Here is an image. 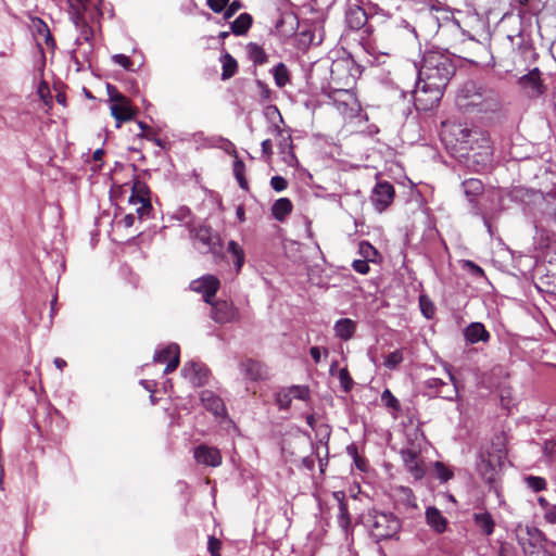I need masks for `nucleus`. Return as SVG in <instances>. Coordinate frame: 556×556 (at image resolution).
<instances>
[{"instance_id": "62", "label": "nucleus", "mask_w": 556, "mask_h": 556, "mask_svg": "<svg viewBox=\"0 0 556 556\" xmlns=\"http://www.w3.org/2000/svg\"><path fill=\"white\" fill-rule=\"evenodd\" d=\"M191 216H192V211L190 210V207H188L186 205L179 206L174 214V217L177 220H181V222L189 219Z\"/></svg>"}, {"instance_id": "26", "label": "nucleus", "mask_w": 556, "mask_h": 556, "mask_svg": "<svg viewBox=\"0 0 556 556\" xmlns=\"http://www.w3.org/2000/svg\"><path fill=\"white\" fill-rule=\"evenodd\" d=\"M274 131L277 137H279L278 148L281 154L288 153L290 157L295 160V155L293 153V143L290 130H286L280 128L278 125H274Z\"/></svg>"}, {"instance_id": "25", "label": "nucleus", "mask_w": 556, "mask_h": 556, "mask_svg": "<svg viewBox=\"0 0 556 556\" xmlns=\"http://www.w3.org/2000/svg\"><path fill=\"white\" fill-rule=\"evenodd\" d=\"M447 374H448V378L452 382V386H448V383H446V387H442V389H440V391H437L434 393H425L429 399L440 397V399H443V400H446L450 402H454L457 400L458 386L456 382V378L451 370H447Z\"/></svg>"}, {"instance_id": "29", "label": "nucleus", "mask_w": 556, "mask_h": 556, "mask_svg": "<svg viewBox=\"0 0 556 556\" xmlns=\"http://www.w3.org/2000/svg\"><path fill=\"white\" fill-rule=\"evenodd\" d=\"M227 252L231 255L236 273L239 274L245 262V253L242 247L235 240H229Z\"/></svg>"}, {"instance_id": "46", "label": "nucleus", "mask_w": 556, "mask_h": 556, "mask_svg": "<svg viewBox=\"0 0 556 556\" xmlns=\"http://www.w3.org/2000/svg\"><path fill=\"white\" fill-rule=\"evenodd\" d=\"M513 45L517 46L519 50L522 52L531 51L532 50V42L529 39H526L522 35V33H519L516 37L508 36L507 37Z\"/></svg>"}, {"instance_id": "5", "label": "nucleus", "mask_w": 556, "mask_h": 556, "mask_svg": "<svg viewBox=\"0 0 556 556\" xmlns=\"http://www.w3.org/2000/svg\"><path fill=\"white\" fill-rule=\"evenodd\" d=\"M194 248L202 254L211 253L215 257L223 255V239L206 222L188 227Z\"/></svg>"}, {"instance_id": "35", "label": "nucleus", "mask_w": 556, "mask_h": 556, "mask_svg": "<svg viewBox=\"0 0 556 556\" xmlns=\"http://www.w3.org/2000/svg\"><path fill=\"white\" fill-rule=\"evenodd\" d=\"M176 354H180L179 345L177 343H168L166 346L155 350L153 361L155 363H165Z\"/></svg>"}, {"instance_id": "59", "label": "nucleus", "mask_w": 556, "mask_h": 556, "mask_svg": "<svg viewBox=\"0 0 556 556\" xmlns=\"http://www.w3.org/2000/svg\"><path fill=\"white\" fill-rule=\"evenodd\" d=\"M220 541L216 539L215 536H211L207 542V551L211 554V556H220Z\"/></svg>"}, {"instance_id": "51", "label": "nucleus", "mask_w": 556, "mask_h": 556, "mask_svg": "<svg viewBox=\"0 0 556 556\" xmlns=\"http://www.w3.org/2000/svg\"><path fill=\"white\" fill-rule=\"evenodd\" d=\"M264 113L266 118L271 121L274 124L276 118L278 119L279 123H283L282 115L275 104H266L264 108Z\"/></svg>"}, {"instance_id": "40", "label": "nucleus", "mask_w": 556, "mask_h": 556, "mask_svg": "<svg viewBox=\"0 0 556 556\" xmlns=\"http://www.w3.org/2000/svg\"><path fill=\"white\" fill-rule=\"evenodd\" d=\"M255 84H256L257 88L260 89L258 102L261 104H263V105H265L266 103L271 102L273 99H274V92L268 87V85L266 83H264L263 80H261V79H256Z\"/></svg>"}, {"instance_id": "49", "label": "nucleus", "mask_w": 556, "mask_h": 556, "mask_svg": "<svg viewBox=\"0 0 556 556\" xmlns=\"http://www.w3.org/2000/svg\"><path fill=\"white\" fill-rule=\"evenodd\" d=\"M463 268L476 278L484 277L483 268L473 261L465 260L463 263Z\"/></svg>"}, {"instance_id": "53", "label": "nucleus", "mask_w": 556, "mask_h": 556, "mask_svg": "<svg viewBox=\"0 0 556 556\" xmlns=\"http://www.w3.org/2000/svg\"><path fill=\"white\" fill-rule=\"evenodd\" d=\"M425 387L428 390L427 393H434L437 391H440L442 387H446V382L440 378H430L425 381Z\"/></svg>"}, {"instance_id": "28", "label": "nucleus", "mask_w": 556, "mask_h": 556, "mask_svg": "<svg viewBox=\"0 0 556 556\" xmlns=\"http://www.w3.org/2000/svg\"><path fill=\"white\" fill-rule=\"evenodd\" d=\"M253 17L251 14L244 12L239 14L231 23L230 30L236 36H244L251 28Z\"/></svg>"}, {"instance_id": "6", "label": "nucleus", "mask_w": 556, "mask_h": 556, "mask_svg": "<svg viewBox=\"0 0 556 556\" xmlns=\"http://www.w3.org/2000/svg\"><path fill=\"white\" fill-rule=\"evenodd\" d=\"M402 529L401 520L391 511L377 513L374 516L371 525L370 538L376 542L387 540H399V532Z\"/></svg>"}, {"instance_id": "45", "label": "nucleus", "mask_w": 556, "mask_h": 556, "mask_svg": "<svg viewBox=\"0 0 556 556\" xmlns=\"http://www.w3.org/2000/svg\"><path fill=\"white\" fill-rule=\"evenodd\" d=\"M359 254L369 261H374V257L378 255L377 249L368 241H361L358 245Z\"/></svg>"}, {"instance_id": "41", "label": "nucleus", "mask_w": 556, "mask_h": 556, "mask_svg": "<svg viewBox=\"0 0 556 556\" xmlns=\"http://www.w3.org/2000/svg\"><path fill=\"white\" fill-rule=\"evenodd\" d=\"M525 482L529 489H531L533 492H541L546 489V480L543 477L540 476H526Z\"/></svg>"}, {"instance_id": "32", "label": "nucleus", "mask_w": 556, "mask_h": 556, "mask_svg": "<svg viewBox=\"0 0 556 556\" xmlns=\"http://www.w3.org/2000/svg\"><path fill=\"white\" fill-rule=\"evenodd\" d=\"M292 400V393L289 387H280L274 393V402L281 412L290 409Z\"/></svg>"}, {"instance_id": "2", "label": "nucleus", "mask_w": 556, "mask_h": 556, "mask_svg": "<svg viewBox=\"0 0 556 556\" xmlns=\"http://www.w3.org/2000/svg\"><path fill=\"white\" fill-rule=\"evenodd\" d=\"M451 154L475 172L484 170L493 161V148L488 136L454 124L443 138Z\"/></svg>"}, {"instance_id": "12", "label": "nucleus", "mask_w": 556, "mask_h": 556, "mask_svg": "<svg viewBox=\"0 0 556 556\" xmlns=\"http://www.w3.org/2000/svg\"><path fill=\"white\" fill-rule=\"evenodd\" d=\"M211 305V318L217 324L233 323L239 318L237 307L228 301H213Z\"/></svg>"}, {"instance_id": "55", "label": "nucleus", "mask_w": 556, "mask_h": 556, "mask_svg": "<svg viewBox=\"0 0 556 556\" xmlns=\"http://www.w3.org/2000/svg\"><path fill=\"white\" fill-rule=\"evenodd\" d=\"M368 262H369V260H366V258L354 260L352 263V267L356 273H358L361 275H366L370 270V266H369Z\"/></svg>"}, {"instance_id": "1", "label": "nucleus", "mask_w": 556, "mask_h": 556, "mask_svg": "<svg viewBox=\"0 0 556 556\" xmlns=\"http://www.w3.org/2000/svg\"><path fill=\"white\" fill-rule=\"evenodd\" d=\"M457 59L447 49L432 47L422 54L415 86V105L428 111L437 106L456 73Z\"/></svg>"}, {"instance_id": "16", "label": "nucleus", "mask_w": 556, "mask_h": 556, "mask_svg": "<svg viewBox=\"0 0 556 556\" xmlns=\"http://www.w3.org/2000/svg\"><path fill=\"white\" fill-rule=\"evenodd\" d=\"M111 115L116 122V127L119 128L123 123L129 122L135 118L136 110L134 109L130 100L124 96V100L111 104Z\"/></svg>"}, {"instance_id": "54", "label": "nucleus", "mask_w": 556, "mask_h": 556, "mask_svg": "<svg viewBox=\"0 0 556 556\" xmlns=\"http://www.w3.org/2000/svg\"><path fill=\"white\" fill-rule=\"evenodd\" d=\"M132 193H137L141 195L142 198H150L149 195V187L146 182L140 181L138 179H135L132 186H131Z\"/></svg>"}, {"instance_id": "13", "label": "nucleus", "mask_w": 556, "mask_h": 556, "mask_svg": "<svg viewBox=\"0 0 556 556\" xmlns=\"http://www.w3.org/2000/svg\"><path fill=\"white\" fill-rule=\"evenodd\" d=\"M180 372L193 387H202L206 383L210 371L202 363L189 361L182 366Z\"/></svg>"}, {"instance_id": "60", "label": "nucleus", "mask_w": 556, "mask_h": 556, "mask_svg": "<svg viewBox=\"0 0 556 556\" xmlns=\"http://www.w3.org/2000/svg\"><path fill=\"white\" fill-rule=\"evenodd\" d=\"M219 141H220V148L229 155L231 156H236L238 155V152H237V149L235 147V144L227 138H224V137H219Z\"/></svg>"}, {"instance_id": "3", "label": "nucleus", "mask_w": 556, "mask_h": 556, "mask_svg": "<svg viewBox=\"0 0 556 556\" xmlns=\"http://www.w3.org/2000/svg\"><path fill=\"white\" fill-rule=\"evenodd\" d=\"M457 104L467 111L471 109L480 113L495 112L500 108L496 93L475 80L463 85L457 96Z\"/></svg>"}, {"instance_id": "18", "label": "nucleus", "mask_w": 556, "mask_h": 556, "mask_svg": "<svg viewBox=\"0 0 556 556\" xmlns=\"http://www.w3.org/2000/svg\"><path fill=\"white\" fill-rule=\"evenodd\" d=\"M400 454L406 470L416 480H421L426 475V470L422 463L418 459V453L412 448H402Z\"/></svg>"}, {"instance_id": "38", "label": "nucleus", "mask_w": 556, "mask_h": 556, "mask_svg": "<svg viewBox=\"0 0 556 556\" xmlns=\"http://www.w3.org/2000/svg\"><path fill=\"white\" fill-rule=\"evenodd\" d=\"M433 470L435 477L440 480L441 483H446L454 477V472L447 466H445L442 462L433 463Z\"/></svg>"}, {"instance_id": "34", "label": "nucleus", "mask_w": 556, "mask_h": 556, "mask_svg": "<svg viewBox=\"0 0 556 556\" xmlns=\"http://www.w3.org/2000/svg\"><path fill=\"white\" fill-rule=\"evenodd\" d=\"M247 52L249 59L254 63V65H263L267 62L268 56L265 50L255 42H250L247 46Z\"/></svg>"}, {"instance_id": "23", "label": "nucleus", "mask_w": 556, "mask_h": 556, "mask_svg": "<svg viewBox=\"0 0 556 556\" xmlns=\"http://www.w3.org/2000/svg\"><path fill=\"white\" fill-rule=\"evenodd\" d=\"M356 321L344 317L338 319L333 325V331L337 338H339L342 341H349L351 340L356 331Z\"/></svg>"}, {"instance_id": "50", "label": "nucleus", "mask_w": 556, "mask_h": 556, "mask_svg": "<svg viewBox=\"0 0 556 556\" xmlns=\"http://www.w3.org/2000/svg\"><path fill=\"white\" fill-rule=\"evenodd\" d=\"M242 7L243 4L240 0H233L232 2L229 0L223 13L224 21L231 18Z\"/></svg>"}, {"instance_id": "20", "label": "nucleus", "mask_w": 556, "mask_h": 556, "mask_svg": "<svg viewBox=\"0 0 556 556\" xmlns=\"http://www.w3.org/2000/svg\"><path fill=\"white\" fill-rule=\"evenodd\" d=\"M194 459L199 464L217 467L222 464V456L217 448L199 445L194 450Z\"/></svg>"}, {"instance_id": "22", "label": "nucleus", "mask_w": 556, "mask_h": 556, "mask_svg": "<svg viewBox=\"0 0 556 556\" xmlns=\"http://www.w3.org/2000/svg\"><path fill=\"white\" fill-rule=\"evenodd\" d=\"M332 497L338 502V525L342 530L348 532L351 527V517L345 500V493L343 491H334L332 493Z\"/></svg>"}, {"instance_id": "27", "label": "nucleus", "mask_w": 556, "mask_h": 556, "mask_svg": "<svg viewBox=\"0 0 556 556\" xmlns=\"http://www.w3.org/2000/svg\"><path fill=\"white\" fill-rule=\"evenodd\" d=\"M292 208L293 204L289 198H279L271 205V215L277 222H283Z\"/></svg>"}, {"instance_id": "31", "label": "nucleus", "mask_w": 556, "mask_h": 556, "mask_svg": "<svg viewBox=\"0 0 556 556\" xmlns=\"http://www.w3.org/2000/svg\"><path fill=\"white\" fill-rule=\"evenodd\" d=\"M517 538L525 556H556V552L538 547L529 539L521 538L520 535H517Z\"/></svg>"}, {"instance_id": "39", "label": "nucleus", "mask_w": 556, "mask_h": 556, "mask_svg": "<svg viewBox=\"0 0 556 556\" xmlns=\"http://www.w3.org/2000/svg\"><path fill=\"white\" fill-rule=\"evenodd\" d=\"M419 307H420L421 314L424 315L425 318H427V319L433 318V316L435 314V307H434L433 302L429 299L428 295L421 294L419 296Z\"/></svg>"}, {"instance_id": "17", "label": "nucleus", "mask_w": 556, "mask_h": 556, "mask_svg": "<svg viewBox=\"0 0 556 556\" xmlns=\"http://www.w3.org/2000/svg\"><path fill=\"white\" fill-rule=\"evenodd\" d=\"M425 521L426 525L437 534L446 532L448 528L447 518L433 505L426 507Z\"/></svg>"}, {"instance_id": "9", "label": "nucleus", "mask_w": 556, "mask_h": 556, "mask_svg": "<svg viewBox=\"0 0 556 556\" xmlns=\"http://www.w3.org/2000/svg\"><path fill=\"white\" fill-rule=\"evenodd\" d=\"M394 195V186L387 180H381L374 187L370 199L375 208L382 212L392 203Z\"/></svg>"}, {"instance_id": "43", "label": "nucleus", "mask_w": 556, "mask_h": 556, "mask_svg": "<svg viewBox=\"0 0 556 556\" xmlns=\"http://www.w3.org/2000/svg\"><path fill=\"white\" fill-rule=\"evenodd\" d=\"M292 393V399L300 401H307L311 397V391L307 386L292 384L289 387Z\"/></svg>"}, {"instance_id": "64", "label": "nucleus", "mask_w": 556, "mask_h": 556, "mask_svg": "<svg viewBox=\"0 0 556 556\" xmlns=\"http://www.w3.org/2000/svg\"><path fill=\"white\" fill-rule=\"evenodd\" d=\"M544 518L548 523H556V505H552L548 508H546Z\"/></svg>"}, {"instance_id": "7", "label": "nucleus", "mask_w": 556, "mask_h": 556, "mask_svg": "<svg viewBox=\"0 0 556 556\" xmlns=\"http://www.w3.org/2000/svg\"><path fill=\"white\" fill-rule=\"evenodd\" d=\"M220 287L219 279L211 274L204 275L190 282V290L201 293L206 304H212Z\"/></svg>"}, {"instance_id": "15", "label": "nucleus", "mask_w": 556, "mask_h": 556, "mask_svg": "<svg viewBox=\"0 0 556 556\" xmlns=\"http://www.w3.org/2000/svg\"><path fill=\"white\" fill-rule=\"evenodd\" d=\"M200 401L204 408L215 417L225 418L228 416L224 401L211 390L200 392Z\"/></svg>"}, {"instance_id": "47", "label": "nucleus", "mask_w": 556, "mask_h": 556, "mask_svg": "<svg viewBox=\"0 0 556 556\" xmlns=\"http://www.w3.org/2000/svg\"><path fill=\"white\" fill-rule=\"evenodd\" d=\"M403 361V354L400 350H395L384 358V366L389 369H395Z\"/></svg>"}, {"instance_id": "14", "label": "nucleus", "mask_w": 556, "mask_h": 556, "mask_svg": "<svg viewBox=\"0 0 556 556\" xmlns=\"http://www.w3.org/2000/svg\"><path fill=\"white\" fill-rule=\"evenodd\" d=\"M240 370L245 379L256 382L267 379L268 369L267 366L257 359L245 358L240 364Z\"/></svg>"}, {"instance_id": "30", "label": "nucleus", "mask_w": 556, "mask_h": 556, "mask_svg": "<svg viewBox=\"0 0 556 556\" xmlns=\"http://www.w3.org/2000/svg\"><path fill=\"white\" fill-rule=\"evenodd\" d=\"M220 62H222V68H223L220 78H222V80H228L232 76H235V74L237 73L238 62L226 50L220 55Z\"/></svg>"}, {"instance_id": "48", "label": "nucleus", "mask_w": 556, "mask_h": 556, "mask_svg": "<svg viewBox=\"0 0 556 556\" xmlns=\"http://www.w3.org/2000/svg\"><path fill=\"white\" fill-rule=\"evenodd\" d=\"M112 61H113V63L122 66L124 70H126L128 72H136L132 67L134 63L130 60V58L123 53L113 54Z\"/></svg>"}, {"instance_id": "37", "label": "nucleus", "mask_w": 556, "mask_h": 556, "mask_svg": "<svg viewBox=\"0 0 556 556\" xmlns=\"http://www.w3.org/2000/svg\"><path fill=\"white\" fill-rule=\"evenodd\" d=\"M35 34L43 37L45 42L48 47H55V40L53 39L48 25L39 17L33 21Z\"/></svg>"}, {"instance_id": "8", "label": "nucleus", "mask_w": 556, "mask_h": 556, "mask_svg": "<svg viewBox=\"0 0 556 556\" xmlns=\"http://www.w3.org/2000/svg\"><path fill=\"white\" fill-rule=\"evenodd\" d=\"M480 460L477 464V469L481 475L482 479L488 483L492 484L496 480L497 469L503 464V457L500 454H480Z\"/></svg>"}, {"instance_id": "4", "label": "nucleus", "mask_w": 556, "mask_h": 556, "mask_svg": "<svg viewBox=\"0 0 556 556\" xmlns=\"http://www.w3.org/2000/svg\"><path fill=\"white\" fill-rule=\"evenodd\" d=\"M367 0H349L345 10V24L351 30H362L366 37L372 35L374 21L378 14V7L370 4L365 8Z\"/></svg>"}, {"instance_id": "44", "label": "nucleus", "mask_w": 556, "mask_h": 556, "mask_svg": "<svg viewBox=\"0 0 556 556\" xmlns=\"http://www.w3.org/2000/svg\"><path fill=\"white\" fill-rule=\"evenodd\" d=\"M381 401L386 407L391 408L393 410H400L401 404L400 401L393 395V393L389 389H384L381 394Z\"/></svg>"}, {"instance_id": "63", "label": "nucleus", "mask_w": 556, "mask_h": 556, "mask_svg": "<svg viewBox=\"0 0 556 556\" xmlns=\"http://www.w3.org/2000/svg\"><path fill=\"white\" fill-rule=\"evenodd\" d=\"M70 11H87L88 5L86 0H68Z\"/></svg>"}, {"instance_id": "61", "label": "nucleus", "mask_w": 556, "mask_h": 556, "mask_svg": "<svg viewBox=\"0 0 556 556\" xmlns=\"http://www.w3.org/2000/svg\"><path fill=\"white\" fill-rule=\"evenodd\" d=\"M106 91L110 102H112V104L117 102L118 100H124V94L121 93L115 86L106 84Z\"/></svg>"}, {"instance_id": "42", "label": "nucleus", "mask_w": 556, "mask_h": 556, "mask_svg": "<svg viewBox=\"0 0 556 556\" xmlns=\"http://www.w3.org/2000/svg\"><path fill=\"white\" fill-rule=\"evenodd\" d=\"M338 379L342 390L348 393L353 389L354 381L348 370V368H341L338 372Z\"/></svg>"}, {"instance_id": "56", "label": "nucleus", "mask_w": 556, "mask_h": 556, "mask_svg": "<svg viewBox=\"0 0 556 556\" xmlns=\"http://www.w3.org/2000/svg\"><path fill=\"white\" fill-rule=\"evenodd\" d=\"M152 211L153 206L151 204V200H146V202H142L140 206L136 208V213L139 219L147 218Z\"/></svg>"}, {"instance_id": "58", "label": "nucleus", "mask_w": 556, "mask_h": 556, "mask_svg": "<svg viewBox=\"0 0 556 556\" xmlns=\"http://www.w3.org/2000/svg\"><path fill=\"white\" fill-rule=\"evenodd\" d=\"M498 556H517V549L511 543L502 542L498 549Z\"/></svg>"}, {"instance_id": "33", "label": "nucleus", "mask_w": 556, "mask_h": 556, "mask_svg": "<svg viewBox=\"0 0 556 556\" xmlns=\"http://www.w3.org/2000/svg\"><path fill=\"white\" fill-rule=\"evenodd\" d=\"M232 172L233 176L239 185V187L243 190H249V182L245 178V164L244 162L239 157V155H236L233 157V165H232Z\"/></svg>"}, {"instance_id": "36", "label": "nucleus", "mask_w": 556, "mask_h": 556, "mask_svg": "<svg viewBox=\"0 0 556 556\" xmlns=\"http://www.w3.org/2000/svg\"><path fill=\"white\" fill-rule=\"evenodd\" d=\"M271 74L274 76L275 84L282 88L290 81V73L287 65L282 62H279L271 68Z\"/></svg>"}, {"instance_id": "10", "label": "nucleus", "mask_w": 556, "mask_h": 556, "mask_svg": "<svg viewBox=\"0 0 556 556\" xmlns=\"http://www.w3.org/2000/svg\"><path fill=\"white\" fill-rule=\"evenodd\" d=\"M541 71L539 67L530 70L527 74L518 79V85L530 98H536L544 93L545 87L541 78Z\"/></svg>"}, {"instance_id": "24", "label": "nucleus", "mask_w": 556, "mask_h": 556, "mask_svg": "<svg viewBox=\"0 0 556 556\" xmlns=\"http://www.w3.org/2000/svg\"><path fill=\"white\" fill-rule=\"evenodd\" d=\"M472 521H473L475 526L485 536H490L493 534L494 529H495V521H494L493 516L488 510L473 513Z\"/></svg>"}, {"instance_id": "11", "label": "nucleus", "mask_w": 556, "mask_h": 556, "mask_svg": "<svg viewBox=\"0 0 556 556\" xmlns=\"http://www.w3.org/2000/svg\"><path fill=\"white\" fill-rule=\"evenodd\" d=\"M463 191L470 205L471 214H482V205L480 203V197L483 192V184L480 179L469 178L462 182Z\"/></svg>"}, {"instance_id": "21", "label": "nucleus", "mask_w": 556, "mask_h": 556, "mask_svg": "<svg viewBox=\"0 0 556 556\" xmlns=\"http://www.w3.org/2000/svg\"><path fill=\"white\" fill-rule=\"evenodd\" d=\"M85 13H86V11H77V10L76 11H68L71 21L75 24V26L77 28L81 29V37H78L75 40L76 45H81L83 40L84 41H89L93 37V30L88 25V23H87V21L85 18Z\"/></svg>"}, {"instance_id": "57", "label": "nucleus", "mask_w": 556, "mask_h": 556, "mask_svg": "<svg viewBox=\"0 0 556 556\" xmlns=\"http://www.w3.org/2000/svg\"><path fill=\"white\" fill-rule=\"evenodd\" d=\"M229 0H206L207 7L215 13H224Z\"/></svg>"}, {"instance_id": "19", "label": "nucleus", "mask_w": 556, "mask_h": 556, "mask_svg": "<svg viewBox=\"0 0 556 556\" xmlns=\"http://www.w3.org/2000/svg\"><path fill=\"white\" fill-rule=\"evenodd\" d=\"M464 338L467 344L486 343L491 334L480 321H472L464 329Z\"/></svg>"}, {"instance_id": "52", "label": "nucleus", "mask_w": 556, "mask_h": 556, "mask_svg": "<svg viewBox=\"0 0 556 556\" xmlns=\"http://www.w3.org/2000/svg\"><path fill=\"white\" fill-rule=\"evenodd\" d=\"M270 187L276 192H282L288 188V180L280 175L273 176L270 178Z\"/></svg>"}]
</instances>
